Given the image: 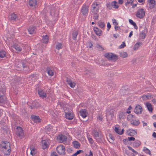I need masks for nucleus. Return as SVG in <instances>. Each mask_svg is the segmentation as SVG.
<instances>
[{"instance_id":"5701e85b","label":"nucleus","mask_w":156,"mask_h":156,"mask_svg":"<svg viewBox=\"0 0 156 156\" xmlns=\"http://www.w3.org/2000/svg\"><path fill=\"white\" fill-rule=\"evenodd\" d=\"M52 69V68L50 67H47L46 69V71L48 74L51 76L54 75V72Z\"/></svg>"},{"instance_id":"393cba45","label":"nucleus","mask_w":156,"mask_h":156,"mask_svg":"<svg viewBox=\"0 0 156 156\" xmlns=\"http://www.w3.org/2000/svg\"><path fill=\"white\" fill-rule=\"evenodd\" d=\"M42 41L43 43H47L48 41V36L47 35L43 36Z\"/></svg>"},{"instance_id":"39448f33","label":"nucleus","mask_w":156,"mask_h":156,"mask_svg":"<svg viewBox=\"0 0 156 156\" xmlns=\"http://www.w3.org/2000/svg\"><path fill=\"white\" fill-rule=\"evenodd\" d=\"M31 118L32 121L36 123L40 122L41 120V119L38 116H36L34 115H31Z\"/></svg>"},{"instance_id":"f257e3e1","label":"nucleus","mask_w":156,"mask_h":156,"mask_svg":"<svg viewBox=\"0 0 156 156\" xmlns=\"http://www.w3.org/2000/svg\"><path fill=\"white\" fill-rule=\"evenodd\" d=\"M16 134L20 139H22L24 136L23 128L20 126H17L16 128Z\"/></svg>"},{"instance_id":"7ed1b4c3","label":"nucleus","mask_w":156,"mask_h":156,"mask_svg":"<svg viewBox=\"0 0 156 156\" xmlns=\"http://www.w3.org/2000/svg\"><path fill=\"white\" fill-rule=\"evenodd\" d=\"M145 11L143 9H139L136 13V16L140 19H142L145 16Z\"/></svg>"},{"instance_id":"c9c22d12","label":"nucleus","mask_w":156,"mask_h":156,"mask_svg":"<svg viewBox=\"0 0 156 156\" xmlns=\"http://www.w3.org/2000/svg\"><path fill=\"white\" fill-rule=\"evenodd\" d=\"M132 122H131V124L134 126H137L140 123L139 120H136V119Z\"/></svg>"},{"instance_id":"a211bd4d","label":"nucleus","mask_w":156,"mask_h":156,"mask_svg":"<svg viewBox=\"0 0 156 156\" xmlns=\"http://www.w3.org/2000/svg\"><path fill=\"white\" fill-rule=\"evenodd\" d=\"M2 144H5V145L2 146V148H4L5 149H6L8 148V147H10V144L8 142L6 141H2L1 142Z\"/></svg>"},{"instance_id":"0e129e2a","label":"nucleus","mask_w":156,"mask_h":156,"mask_svg":"<svg viewBox=\"0 0 156 156\" xmlns=\"http://www.w3.org/2000/svg\"><path fill=\"white\" fill-rule=\"evenodd\" d=\"M129 23L133 25H134L136 23L135 22H134L131 19H129Z\"/></svg>"},{"instance_id":"4468645a","label":"nucleus","mask_w":156,"mask_h":156,"mask_svg":"<svg viewBox=\"0 0 156 156\" xmlns=\"http://www.w3.org/2000/svg\"><path fill=\"white\" fill-rule=\"evenodd\" d=\"M93 30L97 35L100 36L102 35V31L97 27H94L93 28Z\"/></svg>"},{"instance_id":"49530a36","label":"nucleus","mask_w":156,"mask_h":156,"mask_svg":"<svg viewBox=\"0 0 156 156\" xmlns=\"http://www.w3.org/2000/svg\"><path fill=\"white\" fill-rule=\"evenodd\" d=\"M5 100L4 98V97L3 95H0V103H5Z\"/></svg>"},{"instance_id":"bf43d9fd","label":"nucleus","mask_w":156,"mask_h":156,"mask_svg":"<svg viewBox=\"0 0 156 156\" xmlns=\"http://www.w3.org/2000/svg\"><path fill=\"white\" fill-rule=\"evenodd\" d=\"M96 47L97 48H100V50L102 51V50H104V48L102 47V46H101V45H100L99 44H98L97 45Z\"/></svg>"},{"instance_id":"ddd939ff","label":"nucleus","mask_w":156,"mask_h":156,"mask_svg":"<svg viewBox=\"0 0 156 156\" xmlns=\"http://www.w3.org/2000/svg\"><path fill=\"white\" fill-rule=\"evenodd\" d=\"M57 138L59 140L62 142H64L66 141L67 140V137L65 135H63L62 134L59 135L57 136Z\"/></svg>"},{"instance_id":"680f3d73","label":"nucleus","mask_w":156,"mask_h":156,"mask_svg":"<svg viewBox=\"0 0 156 156\" xmlns=\"http://www.w3.org/2000/svg\"><path fill=\"white\" fill-rule=\"evenodd\" d=\"M51 156H59L56 152L53 151L51 153Z\"/></svg>"},{"instance_id":"c03bdc74","label":"nucleus","mask_w":156,"mask_h":156,"mask_svg":"<svg viewBox=\"0 0 156 156\" xmlns=\"http://www.w3.org/2000/svg\"><path fill=\"white\" fill-rule=\"evenodd\" d=\"M1 129L3 130L5 133H8V128L7 125L3 127H1Z\"/></svg>"},{"instance_id":"8fccbe9b","label":"nucleus","mask_w":156,"mask_h":156,"mask_svg":"<svg viewBox=\"0 0 156 156\" xmlns=\"http://www.w3.org/2000/svg\"><path fill=\"white\" fill-rule=\"evenodd\" d=\"M9 148L7 151V153H4V154L6 155H9L10 154L11 150V147H9Z\"/></svg>"},{"instance_id":"c756f323","label":"nucleus","mask_w":156,"mask_h":156,"mask_svg":"<svg viewBox=\"0 0 156 156\" xmlns=\"http://www.w3.org/2000/svg\"><path fill=\"white\" fill-rule=\"evenodd\" d=\"M146 106L148 111L150 112H152L153 109L151 104L147 102L146 103Z\"/></svg>"},{"instance_id":"f704fd0d","label":"nucleus","mask_w":156,"mask_h":156,"mask_svg":"<svg viewBox=\"0 0 156 156\" xmlns=\"http://www.w3.org/2000/svg\"><path fill=\"white\" fill-rule=\"evenodd\" d=\"M120 56L122 58H124L127 57L128 56L126 52L123 51H120L119 52Z\"/></svg>"},{"instance_id":"0eeeda50","label":"nucleus","mask_w":156,"mask_h":156,"mask_svg":"<svg viewBox=\"0 0 156 156\" xmlns=\"http://www.w3.org/2000/svg\"><path fill=\"white\" fill-rule=\"evenodd\" d=\"M88 7L89 6L87 5H83L81 10V12L83 15H85L87 14L88 10Z\"/></svg>"},{"instance_id":"13d9d810","label":"nucleus","mask_w":156,"mask_h":156,"mask_svg":"<svg viewBox=\"0 0 156 156\" xmlns=\"http://www.w3.org/2000/svg\"><path fill=\"white\" fill-rule=\"evenodd\" d=\"M36 74L34 73L32 74L29 76V78L30 79H32L34 78L36 76Z\"/></svg>"},{"instance_id":"cd10ccee","label":"nucleus","mask_w":156,"mask_h":156,"mask_svg":"<svg viewBox=\"0 0 156 156\" xmlns=\"http://www.w3.org/2000/svg\"><path fill=\"white\" fill-rule=\"evenodd\" d=\"M32 104L34 108H37L41 106V105L37 101H34Z\"/></svg>"},{"instance_id":"e2e57ef3","label":"nucleus","mask_w":156,"mask_h":156,"mask_svg":"<svg viewBox=\"0 0 156 156\" xmlns=\"http://www.w3.org/2000/svg\"><path fill=\"white\" fill-rule=\"evenodd\" d=\"M107 27H108L107 30L108 31H109V29L111 27V26L110 23L109 22H108L107 23Z\"/></svg>"},{"instance_id":"052dcab7","label":"nucleus","mask_w":156,"mask_h":156,"mask_svg":"<svg viewBox=\"0 0 156 156\" xmlns=\"http://www.w3.org/2000/svg\"><path fill=\"white\" fill-rule=\"evenodd\" d=\"M127 138L128 139V140H129V141H134L135 140V138L133 136H131L130 137H128Z\"/></svg>"},{"instance_id":"72a5a7b5","label":"nucleus","mask_w":156,"mask_h":156,"mask_svg":"<svg viewBox=\"0 0 156 156\" xmlns=\"http://www.w3.org/2000/svg\"><path fill=\"white\" fill-rule=\"evenodd\" d=\"M92 5V7L93 9L92 10V12L95 15L97 14V13L98 12L99 9L98 8H97L95 6Z\"/></svg>"},{"instance_id":"09e8293b","label":"nucleus","mask_w":156,"mask_h":156,"mask_svg":"<svg viewBox=\"0 0 156 156\" xmlns=\"http://www.w3.org/2000/svg\"><path fill=\"white\" fill-rule=\"evenodd\" d=\"M109 116H111V119H112L114 116V112H113L108 113L107 114V117H109Z\"/></svg>"},{"instance_id":"864d4df0","label":"nucleus","mask_w":156,"mask_h":156,"mask_svg":"<svg viewBox=\"0 0 156 156\" xmlns=\"http://www.w3.org/2000/svg\"><path fill=\"white\" fill-rule=\"evenodd\" d=\"M107 7L109 9H112V5H111V3L110 2H109L107 3L106 4Z\"/></svg>"},{"instance_id":"e433bc0d","label":"nucleus","mask_w":156,"mask_h":156,"mask_svg":"<svg viewBox=\"0 0 156 156\" xmlns=\"http://www.w3.org/2000/svg\"><path fill=\"white\" fill-rule=\"evenodd\" d=\"M78 34V33L77 31H73L72 33L73 39L74 40H76V37Z\"/></svg>"},{"instance_id":"b1692460","label":"nucleus","mask_w":156,"mask_h":156,"mask_svg":"<svg viewBox=\"0 0 156 156\" xmlns=\"http://www.w3.org/2000/svg\"><path fill=\"white\" fill-rule=\"evenodd\" d=\"M21 63H22V68H24L27 67V62L26 60H22L21 61Z\"/></svg>"},{"instance_id":"4c0bfd02","label":"nucleus","mask_w":156,"mask_h":156,"mask_svg":"<svg viewBox=\"0 0 156 156\" xmlns=\"http://www.w3.org/2000/svg\"><path fill=\"white\" fill-rule=\"evenodd\" d=\"M22 63H21V61H19L16 64V67L17 68H18V70H21L22 69Z\"/></svg>"},{"instance_id":"9b49d317","label":"nucleus","mask_w":156,"mask_h":156,"mask_svg":"<svg viewBox=\"0 0 156 156\" xmlns=\"http://www.w3.org/2000/svg\"><path fill=\"white\" fill-rule=\"evenodd\" d=\"M28 2L29 5L31 7L34 8H36L37 6V0H29Z\"/></svg>"},{"instance_id":"dca6fc26","label":"nucleus","mask_w":156,"mask_h":156,"mask_svg":"<svg viewBox=\"0 0 156 156\" xmlns=\"http://www.w3.org/2000/svg\"><path fill=\"white\" fill-rule=\"evenodd\" d=\"M30 154L33 156H34L37 153V149L33 146H30Z\"/></svg>"},{"instance_id":"79ce46f5","label":"nucleus","mask_w":156,"mask_h":156,"mask_svg":"<svg viewBox=\"0 0 156 156\" xmlns=\"http://www.w3.org/2000/svg\"><path fill=\"white\" fill-rule=\"evenodd\" d=\"M112 53H105V54L104 56L106 58H108V60H110Z\"/></svg>"},{"instance_id":"603ef678","label":"nucleus","mask_w":156,"mask_h":156,"mask_svg":"<svg viewBox=\"0 0 156 156\" xmlns=\"http://www.w3.org/2000/svg\"><path fill=\"white\" fill-rule=\"evenodd\" d=\"M126 46V45L125 42V41H123L122 42V44L119 47V48H124L125 46Z\"/></svg>"},{"instance_id":"aec40b11","label":"nucleus","mask_w":156,"mask_h":156,"mask_svg":"<svg viewBox=\"0 0 156 156\" xmlns=\"http://www.w3.org/2000/svg\"><path fill=\"white\" fill-rule=\"evenodd\" d=\"M135 119V116L131 114H130L128 115L127 117V119L128 120L131 122H132L133 120H134Z\"/></svg>"},{"instance_id":"f03ea898","label":"nucleus","mask_w":156,"mask_h":156,"mask_svg":"<svg viewBox=\"0 0 156 156\" xmlns=\"http://www.w3.org/2000/svg\"><path fill=\"white\" fill-rule=\"evenodd\" d=\"M65 147L63 145H60L58 146L56 148V151L59 154L62 155H65L66 154Z\"/></svg>"},{"instance_id":"a19ab883","label":"nucleus","mask_w":156,"mask_h":156,"mask_svg":"<svg viewBox=\"0 0 156 156\" xmlns=\"http://www.w3.org/2000/svg\"><path fill=\"white\" fill-rule=\"evenodd\" d=\"M6 55L5 52L3 50H0V57L2 58H3Z\"/></svg>"},{"instance_id":"423d86ee","label":"nucleus","mask_w":156,"mask_h":156,"mask_svg":"<svg viewBox=\"0 0 156 156\" xmlns=\"http://www.w3.org/2000/svg\"><path fill=\"white\" fill-rule=\"evenodd\" d=\"M38 93L40 97L42 98H46L47 97V94L41 88L38 89L37 90Z\"/></svg>"},{"instance_id":"4be33fe9","label":"nucleus","mask_w":156,"mask_h":156,"mask_svg":"<svg viewBox=\"0 0 156 156\" xmlns=\"http://www.w3.org/2000/svg\"><path fill=\"white\" fill-rule=\"evenodd\" d=\"M41 142L42 144V148L43 149H45L48 147L49 145H48L45 140H43Z\"/></svg>"},{"instance_id":"c85d7f7f","label":"nucleus","mask_w":156,"mask_h":156,"mask_svg":"<svg viewBox=\"0 0 156 156\" xmlns=\"http://www.w3.org/2000/svg\"><path fill=\"white\" fill-rule=\"evenodd\" d=\"M111 5L115 9H118L119 8V6L117 5V2L116 1H114L111 2Z\"/></svg>"},{"instance_id":"6e6d98bb","label":"nucleus","mask_w":156,"mask_h":156,"mask_svg":"<svg viewBox=\"0 0 156 156\" xmlns=\"http://www.w3.org/2000/svg\"><path fill=\"white\" fill-rule=\"evenodd\" d=\"M69 86L72 88H74L76 84L74 82H70V83L69 84Z\"/></svg>"},{"instance_id":"20e7f679","label":"nucleus","mask_w":156,"mask_h":156,"mask_svg":"<svg viewBox=\"0 0 156 156\" xmlns=\"http://www.w3.org/2000/svg\"><path fill=\"white\" fill-rule=\"evenodd\" d=\"M93 131L94 136L95 137L97 141L99 142H101L102 141V140L101 139V135H99L98 132L95 129H94Z\"/></svg>"},{"instance_id":"473e14b6","label":"nucleus","mask_w":156,"mask_h":156,"mask_svg":"<svg viewBox=\"0 0 156 156\" xmlns=\"http://www.w3.org/2000/svg\"><path fill=\"white\" fill-rule=\"evenodd\" d=\"M110 57H111V58L110 60H112L114 61H116L118 59V56L113 53L112 55V56H111Z\"/></svg>"},{"instance_id":"4d7b16f0","label":"nucleus","mask_w":156,"mask_h":156,"mask_svg":"<svg viewBox=\"0 0 156 156\" xmlns=\"http://www.w3.org/2000/svg\"><path fill=\"white\" fill-rule=\"evenodd\" d=\"M112 20L113 23L115 25L117 26L118 25V23L117 22L116 20L115 19H113Z\"/></svg>"},{"instance_id":"3c124183","label":"nucleus","mask_w":156,"mask_h":156,"mask_svg":"<svg viewBox=\"0 0 156 156\" xmlns=\"http://www.w3.org/2000/svg\"><path fill=\"white\" fill-rule=\"evenodd\" d=\"M129 141L128 138H126L123 140V142L125 145H127L129 144Z\"/></svg>"},{"instance_id":"774afa93","label":"nucleus","mask_w":156,"mask_h":156,"mask_svg":"<svg viewBox=\"0 0 156 156\" xmlns=\"http://www.w3.org/2000/svg\"><path fill=\"white\" fill-rule=\"evenodd\" d=\"M88 47L90 48H91L93 46V44H92L91 41L88 42Z\"/></svg>"},{"instance_id":"412c9836","label":"nucleus","mask_w":156,"mask_h":156,"mask_svg":"<svg viewBox=\"0 0 156 156\" xmlns=\"http://www.w3.org/2000/svg\"><path fill=\"white\" fill-rule=\"evenodd\" d=\"M9 18L11 20H18L16 14L13 13L9 16Z\"/></svg>"},{"instance_id":"58836bf2","label":"nucleus","mask_w":156,"mask_h":156,"mask_svg":"<svg viewBox=\"0 0 156 156\" xmlns=\"http://www.w3.org/2000/svg\"><path fill=\"white\" fill-rule=\"evenodd\" d=\"M98 25L101 28H102L105 26V24L104 22L99 21L98 23Z\"/></svg>"},{"instance_id":"1a4fd4ad","label":"nucleus","mask_w":156,"mask_h":156,"mask_svg":"<svg viewBox=\"0 0 156 156\" xmlns=\"http://www.w3.org/2000/svg\"><path fill=\"white\" fill-rule=\"evenodd\" d=\"M134 112L137 114H140L142 112V107L140 105H137L134 110Z\"/></svg>"},{"instance_id":"9d476101","label":"nucleus","mask_w":156,"mask_h":156,"mask_svg":"<svg viewBox=\"0 0 156 156\" xmlns=\"http://www.w3.org/2000/svg\"><path fill=\"white\" fill-rule=\"evenodd\" d=\"M137 132L136 130H134L132 129H129L126 132V133L130 136H134L137 134Z\"/></svg>"},{"instance_id":"5fc2aeb1","label":"nucleus","mask_w":156,"mask_h":156,"mask_svg":"<svg viewBox=\"0 0 156 156\" xmlns=\"http://www.w3.org/2000/svg\"><path fill=\"white\" fill-rule=\"evenodd\" d=\"M66 80L67 83V84H69V83H70V82H72L71 80L67 77H66Z\"/></svg>"},{"instance_id":"f8f14e48","label":"nucleus","mask_w":156,"mask_h":156,"mask_svg":"<svg viewBox=\"0 0 156 156\" xmlns=\"http://www.w3.org/2000/svg\"><path fill=\"white\" fill-rule=\"evenodd\" d=\"M129 90L126 87H123L121 90L120 92L121 94L123 95L127 94H128Z\"/></svg>"},{"instance_id":"f3484780","label":"nucleus","mask_w":156,"mask_h":156,"mask_svg":"<svg viewBox=\"0 0 156 156\" xmlns=\"http://www.w3.org/2000/svg\"><path fill=\"white\" fill-rule=\"evenodd\" d=\"M149 1V8L150 9H152L155 7L156 5L154 0H148Z\"/></svg>"},{"instance_id":"7c9ffc66","label":"nucleus","mask_w":156,"mask_h":156,"mask_svg":"<svg viewBox=\"0 0 156 156\" xmlns=\"http://www.w3.org/2000/svg\"><path fill=\"white\" fill-rule=\"evenodd\" d=\"M119 118L120 119H124L126 118V113L121 112L119 113Z\"/></svg>"},{"instance_id":"2eb2a0df","label":"nucleus","mask_w":156,"mask_h":156,"mask_svg":"<svg viewBox=\"0 0 156 156\" xmlns=\"http://www.w3.org/2000/svg\"><path fill=\"white\" fill-rule=\"evenodd\" d=\"M80 115L83 118H85L87 116L88 113L87 112L85 109H81L80 112Z\"/></svg>"},{"instance_id":"6ab92c4d","label":"nucleus","mask_w":156,"mask_h":156,"mask_svg":"<svg viewBox=\"0 0 156 156\" xmlns=\"http://www.w3.org/2000/svg\"><path fill=\"white\" fill-rule=\"evenodd\" d=\"M12 47L15 49L17 52H20L22 51V48L18 44H13Z\"/></svg>"},{"instance_id":"a878e982","label":"nucleus","mask_w":156,"mask_h":156,"mask_svg":"<svg viewBox=\"0 0 156 156\" xmlns=\"http://www.w3.org/2000/svg\"><path fill=\"white\" fill-rule=\"evenodd\" d=\"M35 27L34 26H30L28 29L29 34H33L34 31Z\"/></svg>"},{"instance_id":"2f4dec72","label":"nucleus","mask_w":156,"mask_h":156,"mask_svg":"<svg viewBox=\"0 0 156 156\" xmlns=\"http://www.w3.org/2000/svg\"><path fill=\"white\" fill-rule=\"evenodd\" d=\"M141 144L140 141L137 140V141L134 142L133 143V146L134 147H137Z\"/></svg>"},{"instance_id":"37998d69","label":"nucleus","mask_w":156,"mask_h":156,"mask_svg":"<svg viewBox=\"0 0 156 156\" xmlns=\"http://www.w3.org/2000/svg\"><path fill=\"white\" fill-rule=\"evenodd\" d=\"M140 37L141 39H144L146 37V34L143 31H142L140 34Z\"/></svg>"},{"instance_id":"338daca9","label":"nucleus","mask_w":156,"mask_h":156,"mask_svg":"<svg viewBox=\"0 0 156 156\" xmlns=\"http://www.w3.org/2000/svg\"><path fill=\"white\" fill-rule=\"evenodd\" d=\"M88 138L89 141L90 143L91 144H92L94 142L93 139L91 138L90 137H88Z\"/></svg>"},{"instance_id":"de8ad7c7","label":"nucleus","mask_w":156,"mask_h":156,"mask_svg":"<svg viewBox=\"0 0 156 156\" xmlns=\"http://www.w3.org/2000/svg\"><path fill=\"white\" fill-rule=\"evenodd\" d=\"M120 130H121V129H119V127H115V128L114 129V130L115 131V132L116 133H117L119 135H120Z\"/></svg>"},{"instance_id":"a18cd8bd","label":"nucleus","mask_w":156,"mask_h":156,"mask_svg":"<svg viewBox=\"0 0 156 156\" xmlns=\"http://www.w3.org/2000/svg\"><path fill=\"white\" fill-rule=\"evenodd\" d=\"M142 44V43L141 42H137L135 45L134 48H135V49L137 48V49L138 48H139V46Z\"/></svg>"},{"instance_id":"ea45409f","label":"nucleus","mask_w":156,"mask_h":156,"mask_svg":"<svg viewBox=\"0 0 156 156\" xmlns=\"http://www.w3.org/2000/svg\"><path fill=\"white\" fill-rule=\"evenodd\" d=\"M56 48L58 50H59L62 48V43L58 42L57 44L56 45Z\"/></svg>"},{"instance_id":"69168bd1","label":"nucleus","mask_w":156,"mask_h":156,"mask_svg":"<svg viewBox=\"0 0 156 156\" xmlns=\"http://www.w3.org/2000/svg\"><path fill=\"white\" fill-rule=\"evenodd\" d=\"M5 122H1L0 123V126L3 127L6 126Z\"/></svg>"},{"instance_id":"6e6552de","label":"nucleus","mask_w":156,"mask_h":156,"mask_svg":"<svg viewBox=\"0 0 156 156\" xmlns=\"http://www.w3.org/2000/svg\"><path fill=\"white\" fill-rule=\"evenodd\" d=\"M65 118L69 120H71L73 119L74 117V115L72 113L69 111L66 112H65Z\"/></svg>"},{"instance_id":"bb28decb","label":"nucleus","mask_w":156,"mask_h":156,"mask_svg":"<svg viewBox=\"0 0 156 156\" xmlns=\"http://www.w3.org/2000/svg\"><path fill=\"white\" fill-rule=\"evenodd\" d=\"M73 144L74 145V147L77 149H79L80 147V143L77 141H74L73 142Z\"/></svg>"}]
</instances>
